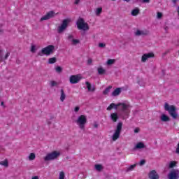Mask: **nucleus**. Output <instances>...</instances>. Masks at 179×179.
I'll use <instances>...</instances> for the list:
<instances>
[{
	"instance_id": "obj_30",
	"label": "nucleus",
	"mask_w": 179,
	"mask_h": 179,
	"mask_svg": "<svg viewBox=\"0 0 179 179\" xmlns=\"http://www.w3.org/2000/svg\"><path fill=\"white\" fill-rule=\"evenodd\" d=\"M37 50H38V48L36 46V45H31V52H33L34 54V52H36Z\"/></svg>"
},
{
	"instance_id": "obj_5",
	"label": "nucleus",
	"mask_w": 179,
	"mask_h": 179,
	"mask_svg": "<svg viewBox=\"0 0 179 179\" xmlns=\"http://www.w3.org/2000/svg\"><path fill=\"white\" fill-rule=\"evenodd\" d=\"M61 156V152L58 150H55L51 152L48 153L44 157L43 160L45 162H52L53 160H57L58 157Z\"/></svg>"
},
{
	"instance_id": "obj_44",
	"label": "nucleus",
	"mask_w": 179,
	"mask_h": 179,
	"mask_svg": "<svg viewBox=\"0 0 179 179\" xmlns=\"http://www.w3.org/2000/svg\"><path fill=\"white\" fill-rule=\"evenodd\" d=\"M176 153L179 155V143L178 144V148H176Z\"/></svg>"
},
{
	"instance_id": "obj_37",
	"label": "nucleus",
	"mask_w": 179,
	"mask_h": 179,
	"mask_svg": "<svg viewBox=\"0 0 179 179\" xmlns=\"http://www.w3.org/2000/svg\"><path fill=\"white\" fill-rule=\"evenodd\" d=\"M115 62V59H110L107 61V65H113Z\"/></svg>"
},
{
	"instance_id": "obj_22",
	"label": "nucleus",
	"mask_w": 179,
	"mask_h": 179,
	"mask_svg": "<svg viewBox=\"0 0 179 179\" xmlns=\"http://www.w3.org/2000/svg\"><path fill=\"white\" fill-rule=\"evenodd\" d=\"M134 149H145V143L143 142L137 143L134 147Z\"/></svg>"
},
{
	"instance_id": "obj_19",
	"label": "nucleus",
	"mask_w": 179,
	"mask_h": 179,
	"mask_svg": "<svg viewBox=\"0 0 179 179\" xmlns=\"http://www.w3.org/2000/svg\"><path fill=\"white\" fill-rule=\"evenodd\" d=\"M113 108H115V110H118V103L115 104L114 103H112L109 105V106L106 108L108 111H111Z\"/></svg>"
},
{
	"instance_id": "obj_54",
	"label": "nucleus",
	"mask_w": 179,
	"mask_h": 179,
	"mask_svg": "<svg viewBox=\"0 0 179 179\" xmlns=\"http://www.w3.org/2000/svg\"><path fill=\"white\" fill-rule=\"evenodd\" d=\"M0 53H1V50H0Z\"/></svg>"
},
{
	"instance_id": "obj_39",
	"label": "nucleus",
	"mask_w": 179,
	"mask_h": 179,
	"mask_svg": "<svg viewBox=\"0 0 179 179\" xmlns=\"http://www.w3.org/2000/svg\"><path fill=\"white\" fill-rule=\"evenodd\" d=\"M99 47V48H104V47H106V43H100Z\"/></svg>"
},
{
	"instance_id": "obj_21",
	"label": "nucleus",
	"mask_w": 179,
	"mask_h": 179,
	"mask_svg": "<svg viewBox=\"0 0 179 179\" xmlns=\"http://www.w3.org/2000/svg\"><path fill=\"white\" fill-rule=\"evenodd\" d=\"M0 166H3V167H6V169H7V167H9V160H8V159H6L0 162Z\"/></svg>"
},
{
	"instance_id": "obj_4",
	"label": "nucleus",
	"mask_w": 179,
	"mask_h": 179,
	"mask_svg": "<svg viewBox=\"0 0 179 179\" xmlns=\"http://www.w3.org/2000/svg\"><path fill=\"white\" fill-rule=\"evenodd\" d=\"M75 122L80 129L85 131V127L87 124V117L85 115H81L77 117Z\"/></svg>"
},
{
	"instance_id": "obj_9",
	"label": "nucleus",
	"mask_w": 179,
	"mask_h": 179,
	"mask_svg": "<svg viewBox=\"0 0 179 179\" xmlns=\"http://www.w3.org/2000/svg\"><path fill=\"white\" fill-rule=\"evenodd\" d=\"M82 79H83L82 74L71 75L69 77V83L71 85H76V83H79Z\"/></svg>"
},
{
	"instance_id": "obj_40",
	"label": "nucleus",
	"mask_w": 179,
	"mask_h": 179,
	"mask_svg": "<svg viewBox=\"0 0 179 179\" xmlns=\"http://www.w3.org/2000/svg\"><path fill=\"white\" fill-rule=\"evenodd\" d=\"M145 163H146V161H145L144 159H142L139 163V166H143V164H145Z\"/></svg>"
},
{
	"instance_id": "obj_35",
	"label": "nucleus",
	"mask_w": 179,
	"mask_h": 179,
	"mask_svg": "<svg viewBox=\"0 0 179 179\" xmlns=\"http://www.w3.org/2000/svg\"><path fill=\"white\" fill-rule=\"evenodd\" d=\"M59 179H65V173L64 171L59 173Z\"/></svg>"
},
{
	"instance_id": "obj_28",
	"label": "nucleus",
	"mask_w": 179,
	"mask_h": 179,
	"mask_svg": "<svg viewBox=\"0 0 179 179\" xmlns=\"http://www.w3.org/2000/svg\"><path fill=\"white\" fill-rule=\"evenodd\" d=\"M135 167H136V164L131 165L130 166L127 167L126 171L128 173L129 171H133Z\"/></svg>"
},
{
	"instance_id": "obj_2",
	"label": "nucleus",
	"mask_w": 179,
	"mask_h": 179,
	"mask_svg": "<svg viewBox=\"0 0 179 179\" xmlns=\"http://www.w3.org/2000/svg\"><path fill=\"white\" fill-rule=\"evenodd\" d=\"M164 110L167 111L173 120L178 118V113H177V107H176V106L170 105L169 103L166 102L164 104Z\"/></svg>"
},
{
	"instance_id": "obj_25",
	"label": "nucleus",
	"mask_w": 179,
	"mask_h": 179,
	"mask_svg": "<svg viewBox=\"0 0 179 179\" xmlns=\"http://www.w3.org/2000/svg\"><path fill=\"white\" fill-rule=\"evenodd\" d=\"M121 93V88H117L112 92V96L113 97H115L117 96H119V94Z\"/></svg>"
},
{
	"instance_id": "obj_32",
	"label": "nucleus",
	"mask_w": 179,
	"mask_h": 179,
	"mask_svg": "<svg viewBox=\"0 0 179 179\" xmlns=\"http://www.w3.org/2000/svg\"><path fill=\"white\" fill-rule=\"evenodd\" d=\"M95 169L96 171H101L103 170V165L96 164Z\"/></svg>"
},
{
	"instance_id": "obj_3",
	"label": "nucleus",
	"mask_w": 179,
	"mask_h": 179,
	"mask_svg": "<svg viewBox=\"0 0 179 179\" xmlns=\"http://www.w3.org/2000/svg\"><path fill=\"white\" fill-rule=\"evenodd\" d=\"M55 52V46L53 45H49L43 48L38 53V55L40 57H43L45 55L46 57H49L51 54H54Z\"/></svg>"
},
{
	"instance_id": "obj_7",
	"label": "nucleus",
	"mask_w": 179,
	"mask_h": 179,
	"mask_svg": "<svg viewBox=\"0 0 179 179\" xmlns=\"http://www.w3.org/2000/svg\"><path fill=\"white\" fill-rule=\"evenodd\" d=\"M76 25L78 30H83V31H87V30H89L90 29L89 24L85 22V20H83V18H78L76 22Z\"/></svg>"
},
{
	"instance_id": "obj_49",
	"label": "nucleus",
	"mask_w": 179,
	"mask_h": 179,
	"mask_svg": "<svg viewBox=\"0 0 179 179\" xmlns=\"http://www.w3.org/2000/svg\"><path fill=\"white\" fill-rule=\"evenodd\" d=\"M177 1H178V0H172V2H173V3H177Z\"/></svg>"
},
{
	"instance_id": "obj_17",
	"label": "nucleus",
	"mask_w": 179,
	"mask_h": 179,
	"mask_svg": "<svg viewBox=\"0 0 179 179\" xmlns=\"http://www.w3.org/2000/svg\"><path fill=\"white\" fill-rule=\"evenodd\" d=\"M148 31L146 30H139L137 29L135 32L134 34L135 36H136L137 37H139V36H146L148 35Z\"/></svg>"
},
{
	"instance_id": "obj_29",
	"label": "nucleus",
	"mask_w": 179,
	"mask_h": 179,
	"mask_svg": "<svg viewBox=\"0 0 179 179\" xmlns=\"http://www.w3.org/2000/svg\"><path fill=\"white\" fill-rule=\"evenodd\" d=\"M177 166V162L172 161L169 163V169H173V167H176Z\"/></svg>"
},
{
	"instance_id": "obj_51",
	"label": "nucleus",
	"mask_w": 179,
	"mask_h": 179,
	"mask_svg": "<svg viewBox=\"0 0 179 179\" xmlns=\"http://www.w3.org/2000/svg\"><path fill=\"white\" fill-rule=\"evenodd\" d=\"M8 57H9V53H7V54L6 55V59L8 58Z\"/></svg>"
},
{
	"instance_id": "obj_43",
	"label": "nucleus",
	"mask_w": 179,
	"mask_h": 179,
	"mask_svg": "<svg viewBox=\"0 0 179 179\" xmlns=\"http://www.w3.org/2000/svg\"><path fill=\"white\" fill-rule=\"evenodd\" d=\"M143 2L144 3H149V2H150V0H143Z\"/></svg>"
},
{
	"instance_id": "obj_33",
	"label": "nucleus",
	"mask_w": 179,
	"mask_h": 179,
	"mask_svg": "<svg viewBox=\"0 0 179 179\" xmlns=\"http://www.w3.org/2000/svg\"><path fill=\"white\" fill-rule=\"evenodd\" d=\"M55 70L57 73H61L62 72V67L59 66H55Z\"/></svg>"
},
{
	"instance_id": "obj_12",
	"label": "nucleus",
	"mask_w": 179,
	"mask_h": 179,
	"mask_svg": "<svg viewBox=\"0 0 179 179\" xmlns=\"http://www.w3.org/2000/svg\"><path fill=\"white\" fill-rule=\"evenodd\" d=\"M54 16H55V12L50 11L41 18V22H43V20H48V19H51V17H54Z\"/></svg>"
},
{
	"instance_id": "obj_1",
	"label": "nucleus",
	"mask_w": 179,
	"mask_h": 179,
	"mask_svg": "<svg viewBox=\"0 0 179 179\" xmlns=\"http://www.w3.org/2000/svg\"><path fill=\"white\" fill-rule=\"evenodd\" d=\"M117 109L120 111V115L124 118H128L131 113V105L129 102L124 101L117 103Z\"/></svg>"
},
{
	"instance_id": "obj_26",
	"label": "nucleus",
	"mask_w": 179,
	"mask_h": 179,
	"mask_svg": "<svg viewBox=\"0 0 179 179\" xmlns=\"http://www.w3.org/2000/svg\"><path fill=\"white\" fill-rule=\"evenodd\" d=\"M27 159L29 160V162H33V160L36 159V154H34V152L30 153L27 157Z\"/></svg>"
},
{
	"instance_id": "obj_48",
	"label": "nucleus",
	"mask_w": 179,
	"mask_h": 179,
	"mask_svg": "<svg viewBox=\"0 0 179 179\" xmlns=\"http://www.w3.org/2000/svg\"><path fill=\"white\" fill-rule=\"evenodd\" d=\"M38 178H39L38 176H33L31 178V179H38Z\"/></svg>"
},
{
	"instance_id": "obj_52",
	"label": "nucleus",
	"mask_w": 179,
	"mask_h": 179,
	"mask_svg": "<svg viewBox=\"0 0 179 179\" xmlns=\"http://www.w3.org/2000/svg\"><path fill=\"white\" fill-rule=\"evenodd\" d=\"M125 2H129L130 0H124Z\"/></svg>"
},
{
	"instance_id": "obj_47",
	"label": "nucleus",
	"mask_w": 179,
	"mask_h": 179,
	"mask_svg": "<svg viewBox=\"0 0 179 179\" xmlns=\"http://www.w3.org/2000/svg\"><path fill=\"white\" fill-rule=\"evenodd\" d=\"M94 128H97L99 127V124H97V123L94 124Z\"/></svg>"
},
{
	"instance_id": "obj_20",
	"label": "nucleus",
	"mask_w": 179,
	"mask_h": 179,
	"mask_svg": "<svg viewBox=\"0 0 179 179\" xmlns=\"http://www.w3.org/2000/svg\"><path fill=\"white\" fill-rule=\"evenodd\" d=\"M94 13L96 16H100L101 13H103V8L102 7H98L94 9Z\"/></svg>"
},
{
	"instance_id": "obj_10",
	"label": "nucleus",
	"mask_w": 179,
	"mask_h": 179,
	"mask_svg": "<svg viewBox=\"0 0 179 179\" xmlns=\"http://www.w3.org/2000/svg\"><path fill=\"white\" fill-rule=\"evenodd\" d=\"M169 179H178L179 178V171L177 169H173L168 174Z\"/></svg>"
},
{
	"instance_id": "obj_34",
	"label": "nucleus",
	"mask_w": 179,
	"mask_h": 179,
	"mask_svg": "<svg viewBox=\"0 0 179 179\" xmlns=\"http://www.w3.org/2000/svg\"><path fill=\"white\" fill-rule=\"evenodd\" d=\"M111 86L108 87L103 92V94L106 95L108 94V93H110V90H111Z\"/></svg>"
},
{
	"instance_id": "obj_15",
	"label": "nucleus",
	"mask_w": 179,
	"mask_h": 179,
	"mask_svg": "<svg viewBox=\"0 0 179 179\" xmlns=\"http://www.w3.org/2000/svg\"><path fill=\"white\" fill-rule=\"evenodd\" d=\"M160 121H162V122H169V121H171V118L169 115L164 114V113H162L160 117Z\"/></svg>"
},
{
	"instance_id": "obj_6",
	"label": "nucleus",
	"mask_w": 179,
	"mask_h": 179,
	"mask_svg": "<svg viewBox=\"0 0 179 179\" xmlns=\"http://www.w3.org/2000/svg\"><path fill=\"white\" fill-rule=\"evenodd\" d=\"M122 131V122H120L117 123L116 129H115L113 134L111 136V140L113 142L120 139L121 136V132Z\"/></svg>"
},
{
	"instance_id": "obj_46",
	"label": "nucleus",
	"mask_w": 179,
	"mask_h": 179,
	"mask_svg": "<svg viewBox=\"0 0 179 179\" xmlns=\"http://www.w3.org/2000/svg\"><path fill=\"white\" fill-rule=\"evenodd\" d=\"M88 64H92V62H93V61L92 60V59H89L87 61Z\"/></svg>"
},
{
	"instance_id": "obj_36",
	"label": "nucleus",
	"mask_w": 179,
	"mask_h": 179,
	"mask_svg": "<svg viewBox=\"0 0 179 179\" xmlns=\"http://www.w3.org/2000/svg\"><path fill=\"white\" fill-rule=\"evenodd\" d=\"M50 84L52 87H54L55 86H58V83L54 80L50 81Z\"/></svg>"
},
{
	"instance_id": "obj_27",
	"label": "nucleus",
	"mask_w": 179,
	"mask_h": 179,
	"mask_svg": "<svg viewBox=\"0 0 179 179\" xmlns=\"http://www.w3.org/2000/svg\"><path fill=\"white\" fill-rule=\"evenodd\" d=\"M97 71L99 75H104V73H106V69H104L103 67H98Z\"/></svg>"
},
{
	"instance_id": "obj_24",
	"label": "nucleus",
	"mask_w": 179,
	"mask_h": 179,
	"mask_svg": "<svg viewBox=\"0 0 179 179\" xmlns=\"http://www.w3.org/2000/svg\"><path fill=\"white\" fill-rule=\"evenodd\" d=\"M60 101L62 102H64L65 101V99L66 98V95L65 94V92H64V89H62L60 90Z\"/></svg>"
},
{
	"instance_id": "obj_16",
	"label": "nucleus",
	"mask_w": 179,
	"mask_h": 179,
	"mask_svg": "<svg viewBox=\"0 0 179 179\" xmlns=\"http://www.w3.org/2000/svg\"><path fill=\"white\" fill-rule=\"evenodd\" d=\"M68 39L69 40V41H71L72 45H77V44H79L80 43V41H79L78 39L73 38V35H69L68 36Z\"/></svg>"
},
{
	"instance_id": "obj_45",
	"label": "nucleus",
	"mask_w": 179,
	"mask_h": 179,
	"mask_svg": "<svg viewBox=\"0 0 179 179\" xmlns=\"http://www.w3.org/2000/svg\"><path fill=\"white\" fill-rule=\"evenodd\" d=\"M80 2V0H75L76 5H78Z\"/></svg>"
},
{
	"instance_id": "obj_18",
	"label": "nucleus",
	"mask_w": 179,
	"mask_h": 179,
	"mask_svg": "<svg viewBox=\"0 0 179 179\" xmlns=\"http://www.w3.org/2000/svg\"><path fill=\"white\" fill-rule=\"evenodd\" d=\"M110 117L113 122H117V120H118V118H120V117L118 116V113H111Z\"/></svg>"
},
{
	"instance_id": "obj_41",
	"label": "nucleus",
	"mask_w": 179,
	"mask_h": 179,
	"mask_svg": "<svg viewBox=\"0 0 179 179\" xmlns=\"http://www.w3.org/2000/svg\"><path fill=\"white\" fill-rule=\"evenodd\" d=\"M79 110H80V108L79 106H76L74 108L75 113H78L79 111Z\"/></svg>"
},
{
	"instance_id": "obj_11",
	"label": "nucleus",
	"mask_w": 179,
	"mask_h": 179,
	"mask_svg": "<svg viewBox=\"0 0 179 179\" xmlns=\"http://www.w3.org/2000/svg\"><path fill=\"white\" fill-rule=\"evenodd\" d=\"M150 58H155V53L153 52H149L145 53L141 57V62H146L148 59Z\"/></svg>"
},
{
	"instance_id": "obj_42",
	"label": "nucleus",
	"mask_w": 179,
	"mask_h": 179,
	"mask_svg": "<svg viewBox=\"0 0 179 179\" xmlns=\"http://www.w3.org/2000/svg\"><path fill=\"white\" fill-rule=\"evenodd\" d=\"M139 131H140V129H139V128H136L135 129H134V133L135 134H138V132H139Z\"/></svg>"
},
{
	"instance_id": "obj_38",
	"label": "nucleus",
	"mask_w": 179,
	"mask_h": 179,
	"mask_svg": "<svg viewBox=\"0 0 179 179\" xmlns=\"http://www.w3.org/2000/svg\"><path fill=\"white\" fill-rule=\"evenodd\" d=\"M162 17H163V13H160V12H158L157 13V19H162Z\"/></svg>"
},
{
	"instance_id": "obj_13",
	"label": "nucleus",
	"mask_w": 179,
	"mask_h": 179,
	"mask_svg": "<svg viewBox=\"0 0 179 179\" xmlns=\"http://www.w3.org/2000/svg\"><path fill=\"white\" fill-rule=\"evenodd\" d=\"M148 178H150V179H159L160 176H159V174L157 173L156 170H152V171H150V173L148 174Z\"/></svg>"
},
{
	"instance_id": "obj_14",
	"label": "nucleus",
	"mask_w": 179,
	"mask_h": 179,
	"mask_svg": "<svg viewBox=\"0 0 179 179\" xmlns=\"http://www.w3.org/2000/svg\"><path fill=\"white\" fill-rule=\"evenodd\" d=\"M85 85L87 86V89L88 92H90L91 93H94V92H96V87L94 85H92L88 81L85 82Z\"/></svg>"
},
{
	"instance_id": "obj_23",
	"label": "nucleus",
	"mask_w": 179,
	"mask_h": 179,
	"mask_svg": "<svg viewBox=\"0 0 179 179\" xmlns=\"http://www.w3.org/2000/svg\"><path fill=\"white\" fill-rule=\"evenodd\" d=\"M139 12H141V10L138 8H136L131 10V16H138Z\"/></svg>"
},
{
	"instance_id": "obj_53",
	"label": "nucleus",
	"mask_w": 179,
	"mask_h": 179,
	"mask_svg": "<svg viewBox=\"0 0 179 179\" xmlns=\"http://www.w3.org/2000/svg\"><path fill=\"white\" fill-rule=\"evenodd\" d=\"M112 1H115V0H112Z\"/></svg>"
},
{
	"instance_id": "obj_8",
	"label": "nucleus",
	"mask_w": 179,
	"mask_h": 179,
	"mask_svg": "<svg viewBox=\"0 0 179 179\" xmlns=\"http://www.w3.org/2000/svg\"><path fill=\"white\" fill-rule=\"evenodd\" d=\"M71 23V19L67 18L65 20H63L62 24L60 26L57 27V33L61 34L64 33L65 30H66V28L68 27V25Z\"/></svg>"
},
{
	"instance_id": "obj_50",
	"label": "nucleus",
	"mask_w": 179,
	"mask_h": 179,
	"mask_svg": "<svg viewBox=\"0 0 179 179\" xmlns=\"http://www.w3.org/2000/svg\"><path fill=\"white\" fill-rule=\"evenodd\" d=\"M1 105L3 106V107H5V103L3 102H1Z\"/></svg>"
},
{
	"instance_id": "obj_31",
	"label": "nucleus",
	"mask_w": 179,
	"mask_h": 179,
	"mask_svg": "<svg viewBox=\"0 0 179 179\" xmlns=\"http://www.w3.org/2000/svg\"><path fill=\"white\" fill-rule=\"evenodd\" d=\"M57 62V58L56 57H51L48 59V64H55Z\"/></svg>"
}]
</instances>
